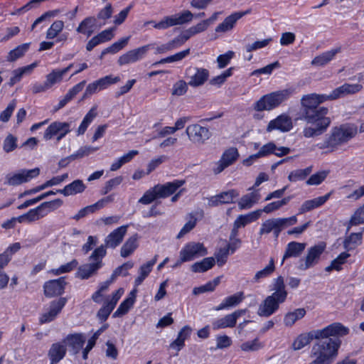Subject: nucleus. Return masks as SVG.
<instances>
[{"instance_id": "obj_23", "label": "nucleus", "mask_w": 364, "mask_h": 364, "mask_svg": "<svg viewBox=\"0 0 364 364\" xmlns=\"http://www.w3.org/2000/svg\"><path fill=\"white\" fill-rule=\"evenodd\" d=\"M292 127L293 124L291 117L286 114H282L269 122L267 127V132H271L273 130H279L282 132H287L290 131Z\"/></svg>"}, {"instance_id": "obj_17", "label": "nucleus", "mask_w": 364, "mask_h": 364, "mask_svg": "<svg viewBox=\"0 0 364 364\" xmlns=\"http://www.w3.org/2000/svg\"><path fill=\"white\" fill-rule=\"evenodd\" d=\"M208 254L202 243L191 242L186 244L180 251L182 261L189 262Z\"/></svg>"}, {"instance_id": "obj_13", "label": "nucleus", "mask_w": 364, "mask_h": 364, "mask_svg": "<svg viewBox=\"0 0 364 364\" xmlns=\"http://www.w3.org/2000/svg\"><path fill=\"white\" fill-rule=\"evenodd\" d=\"M40 174V169H22L16 173H8L5 176L4 184L11 186H19L36 178Z\"/></svg>"}, {"instance_id": "obj_34", "label": "nucleus", "mask_w": 364, "mask_h": 364, "mask_svg": "<svg viewBox=\"0 0 364 364\" xmlns=\"http://www.w3.org/2000/svg\"><path fill=\"white\" fill-rule=\"evenodd\" d=\"M262 210H254L244 215H240L234 221L236 228H244L247 225L257 220L262 215Z\"/></svg>"}, {"instance_id": "obj_18", "label": "nucleus", "mask_w": 364, "mask_h": 364, "mask_svg": "<svg viewBox=\"0 0 364 364\" xmlns=\"http://www.w3.org/2000/svg\"><path fill=\"white\" fill-rule=\"evenodd\" d=\"M239 152L235 147H230L224 151L220 159L215 163L213 171L215 174H219L226 168L233 164L239 158Z\"/></svg>"}, {"instance_id": "obj_57", "label": "nucleus", "mask_w": 364, "mask_h": 364, "mask_svg": "<svg viewBox=\"0 0 364 364\" xmlns=\"http://www.w3.org/2000/svg\"><path fill=\"white\" fill-rule=\"evenodd\" d=\"M130 39V36L124 37L119 39L118 41L112 44L109 47L105 48L102 50V55H106L107 53H116L122 50L124 47L127 46L129 41Z\"/></svg>"}, {"instance_id": "obj_46", "label": "nucleus", "mask_w": 364, "mask_h": 364, "mask_svg": "<svg viewBox=\"0 0 364 364\" xmlns=\"http://www.w3.org/2000/svg\"><path fill=\"white\" fill-rule=\"evenodd\" d=\"M215 263V258L205 257L200 262H195L191 265V271L196 273L205 272L210 269Z\"/></svg>"}, {"instance_id": "obj_44", "label": "nucleus", "mask_w": 364, "mask_h": 364, "mask_svg": "<svg viewBox=\"0 0 364 364\" xmlns=\"http://www.w3.org/2000/svg\"><path fill=\"white\" fill-rule=\"evenodd\" d=\"M96 20L93 17H87L82 20L76 29L79 33L85 35L90 37L94 32V27L95 26Z\"/></svg>"}, {"instance_id": "obj_28", "label": "nucleus", "mask_w": 364, "mask_h": 364, "mask_svg": "<svg viewBox=\"0 0 364 364\" xmlns=\"http://www.w3.org/2000/svg\"><path fill=\"white\" fill-rule=\"evenodd\" d=\"M128 225H122L110 232L105 240V246L110 248H115L123 240L127 233Z\"/></svg>"}, {"instance_id": "obj_20", "label": "nucleus", "mask_w": 364, "mask_h": 364, "mask_svg": "<svg viewBox=\"0 0 364 364\" xmlns=\"http://www.w3.org/2000/svg\"><path fill=\"white\" fill-rule=\"evenodd\" d=\"M250 13L251 10L247 9L244 11H236L231 14L215 27V31L219 33H225L231 31L235 28L237 21Z\"/></svg>"}, {"instance_id": "obj_63", "label": "nucleus", "mask_w": 364, "mask_h": 364, "mask_svg": "<svg viewBox=\"0 0 364 364\" xmlns=\"http://www.w3.org/2000/svg\"><path fill=\"white\" fill-rule=\"evenodd\" d=\"M77 264L78 262L76 259H73L70 262L63 264L57 269H53L52 272L55 275L70 272L74 269Z\"/></svg>"}, {"instance_id": "obj_15", "label": "nucleus", "mask_w": 364, "mask_h": 364, "mask_svg": "<svg viewBox=\"0 0 364 364\" xmlns=\"http://www.w3.org/2000/svg\"><path fill=\"white\" fill-rule=\"evenodd\" d=\"M124 292V289L119 288L105 298L102 306L100 309L97 314L100 321L104 322L108 318Z\"/></svg>"}, {"instance_id": "obj_45", "label": "nucleus", "mask_w": 364, "mask_h": 364, "mask_svg": "<svg viewBox=\"0 0 364 364\" xmlns=\"http://www.w3.org/2000/svg\"><path fill=\"white\" fill-rule=\"evenodd\" d=\"M97 106H94L89 110V112L84 117L81 124H80L77 130V135H82L86 132L89 125L97 117Z\"/></svg>"}, {"instance_id": "obj_3", "label": "nucleus", "mask_w": 364, "mask_h": 364, "mask_svg": "<svg viewBox=\"0 0 364 364\" xmlns=\"http://www.w3.org/2000/svg\"><path fill=\"white\" fill-rule=\"evenodd\" d=\"M272 290L274 292L267 296L259 306L257 314L259 316L269 317L277 311L279 305L287 299V291L282 277L274 279Z\"/></svg>"}, {"instance_id": "obj_51", "label": "nucleus", "mask_w": 364, "mask_h": 364, "mask_svg": "<svg viewBox=\"0 0 364 364\" xmlns=\"http://www.w3.org/2000/svg\"><path fill=\"white\" fill-rule=\"evenodd\" d=\"M65 26L64 22L61 20L55 21L46 31V38L49 40L57 38Z\"/></svg>"}, {"instance_id": "obj_6", "label": "nucleus", "mask_w": 364, "mask_h": 364, "mask_svg": "<svg viewBox=\"0 0 364 364\" xmlns=\"http://www.w3.org/2000/svg\"><path fill=\"white\" fill-rule=\"evenodd\" d=\"M297 218L293 215L289 218H272L263 221L259 230V235H268L271 232L277 238L281 232L289 227L294 225L297 223Z\"/></svg>"}, {"instance_id": "obj_5", "label": "nucleus", "mask_w": 364, "mask_h": 364, "mask_svg": "<svg viewBox=\"0 0 364 364\" xmlns=\"http://www.w3.org/2000/svg\"><path fill=\"white\" fill-rule=\"evenodd\" d=\"M184 183L183 180H176L165 184H157L148 189L139 199L138 203L149 205L159 198H167L174 193Z\"/></svg>"}, {"instance_id": "obj_52", "label": "nucleus", "mask_w": 364, "mask_h": 364, "mask_svg": "<svg viewBox=\"0 0 364 364\" xmlns=\"http://www.w3.org/2000/svg\"><path fill=\"white\" fill-rule=\"evenodd\" d=\"M30 43H23L14 49L11 50L7 56V60L9 62H14L22 57L29 49Z\"/></svg>"}, {"instance_id": "obj_61", "label": "nucleus", "mask_w": 364, "mask_h": 364, "mask_svg": "<svg viewBox=\"0 0 364 364\" xmlns=\"http://www.w3.org/2000/svg\"><path fill=\"white\" fill-rule=\"evenodd\" d=\"M17 147V138L12 134L6 136L3 142V150L6 153H9L15 150Z\"/></svg>"}, {"instance_id": "obj_2", "label": "nucleus", "mask_w": 364, "mask_h": 364, "mask_svg": "<svg viewBox=\"0 0 364 364\" xmlns=\"http://www.w3.org/2000/svg\"><path fill=\"white\" fill-rule=\"evenodd\" d=\"M349 332L348 328L341 323H333L322 328L311 331L299 335L292 343V348L299 350L309 345L314 339L327 338L330 336H343Z\"/></svg>"}, {"instance_id": "obj_11", "label": "nucleus", "mask_w": 364, "mask_h": 364, "mask_svg": "<svg viewBox=\"0 0 364 364\" xmlns=\"http://www.w3.org/2000/svg\"><path fill=\"white\" fill-rule=\"evenodd\" d=\"M73 127L74 122L73 121H55L46 129L43 134V139L46 141H48L55 137L57 141H60L73 130Z\"/></svg>"}, {"instance_id": "obj_14", "label": "nucleus", "mask_w": 364, "mask_h": 364, "mask_svg": "<svg viewBox=\"0 0 364 364\" xmlns=\"http://www.w3.org/2000/svg\"><path fill=\"white\" fill-rule=\"evenodd\" d=\"M186 133L191 142L196 145H202L212 136L207 127H203L199 124H191L186 127Z\"/></svg>"}, {"instance_id": "obj_30", "label": "nucleus", "mask_w": 364, "mask_h": 364, "mask_svg": "<svg viewBox=\"0 0 364 364\" xmlns=\"http://www.w3.org/2000/svg\"><path fill=\"white\" fill-rule=\"evenodd\" d=\"M331 193L311 200L304 201L299 209V214H303L323 205L330 198Z\"/></svg>"}, {"instance_id": "obj_8", "label": "nucleus", "mask_w": 364, "mask_h": 364, "mask_svg": "<svg viewBox=\"0 0 364 364\" xmlns=\"http://www.w3.org/2000/svg\"><path fill=\"white\" fill-rule=\"evenodd\" d=\"M106 253L105 246L101 245L96 248L90 257V260L92 262L80 267L77 272V277L82 279H86L95 274L102 266V260Z\"/></svg>"}, {"instance_id": "obj_47", "label": "nucleus", "mask_w": 364, "mask_h": 364, "mask_svg": "<svg viewBox=\"0 0 364 364\" xmlns=\"http://www.w3.org/2000/svg\"><path fill=\"white\" fill-rule=\"evenodd\" d=\"M274 262L272 258L267 266L255 273L252 282L253 283L260 282L262 279L269 277L274 272Z\"/></svg>"}, {"instance_id": "obj_31", "label": "nucleus", "mask_w": 364, "mask_h": 364, "mask_svg": "<svg viewBox=\"0 0 364 364\" xmlns=\"http://www.w3.org/2000/svg\"><path fill=\"white\" fill-rule=\"evenodd\" d=\"M341 47H336L331 50L322 53L321 54L316 56L311 61V65L316 67L324 66L331 62L336 55L341 52Z\"/></svg>"}, {"instance_id": "obj_25", "label": "nucleus", "mask_w": 364, "mask_h": 364, "mask_svg": "<svg viewBox=\"0 0 364 364\" xmlns=\"http://www.w3.org/2000/svg\"><path fill=\"white\" fill-rule=\"evenodd\" d=\"M238 196V191L231 189L209 198L208 205L210 207H214L222 204H230L233 203L234 199Z\"/></svg>"}, {"instance_id": "obj_33", "label": "nucleus", "mask_w": 364, "mask_h": 364, "mask_svg": "<svg viewBox=\"0 0 364 364\" xmlns=\"http://www.w3.org/2000/svg\"><path fill=\"white\" fill-rule=\"evenodd\" d=\"M86 188V186L82 180L77 179L72 183L66 185L63 189H58L57 193H61L65 196H70L82 193Z\"/></svg>"}, {"instance_id": "obj_59", "label": "nucleus", "mask_w": 364, "mask_h": 364, "mask_svg": "<svg viewBox=\"0 0 364 364\" xmlns=\"http://www.w3.org/2000/svg\"><path fill=\"white\" fill-rule=\"evenodd\" d=\"M64 74L61 71V70L55 69L53 70L51 73L48 74L46 77V82H47V85L50 88L55 84L61 82Z\"/></svg>"}, {"instance_id": "obj_53", "label": "nucleus", "mask_w": 364, "mask_h": 364, "mask_svg": "<svg viewBox=\"0 0 364 364\" xmlns=\"http://www.w3.org/2000/svg\"><path fill=\"white\" fill-rule=\"evenodd\" d=\"M220 282V277L215 278L213 281L207 282L205 284L195 287L193 289V294L194 295H198L208 291H213L215 287L219 284Z\"/></svg>"}, {"instance_id": "obj_56", "label": "nucleus", "mask_w": 364, "mask_h": 364, "mask_svg": "<svg viewBox=\"0 0 364 364\" xmlns=\"http://www.w3.org/2000/svg\"><path fill=\"white\" fill-rule=\"evenodd\" d=\"M361 224H364V205L358 208L353 214L348 222L347 230L348 231L353 225H358Z\"/></svg>"}, {"instance_id": "obj_50", "label": "nucleus", "mask_w": 364, "mask_h": 364, "mask_svg": "<svg viewBox=\"0 0 364 364\" xmlns=\"http://www.w3.org/2000/svg\"><path fill=\"white\" fill-rule=\"evenodd\" d=\"M63 202L61 199L57 198L50 201L43 202L38 205L43 217L46 216L49 213L53 212L59 208Z\"/></svg>"}, {"instance_id": "obj_62", "label": "nucleus", "mask_w": 364, "mask_h": 364, "mask_svg": "<svg viewBox=\"0 0 364 364\" xmlns=\"http://www.w3.org/2000/svg\"><path fill=\"white\" fill-rule=\"evenodd\" d=\"M178 48V46L176 43V41L173 38V40L166 43L156 46L155 48V54H164Z\"/></svg>"}, {"instance_id": "obj_36", "label": "nucleus", "mask_w": 364, "mask_h": 364, "mask_svg": "<svg viewBox=\"0 0 364 364\" xmlns=\"http://www.w3.org/2000/svg\"><path fill=\"white\" fill-rule=\"evenodd\" d=\"M305 247L306 243L294 241L289 242L287 245L282 263L288 258L299 257L303 252Z\"/></svg>"}, {"instance_id": "obj_26", "label": "nucleus", "mask_w": 364, "mask_h": 364, "mask_svg": "<svg viewBox=\"0 0 364 364\" xmlns=\"http://www.w3.org/2000/svg\"><path fill=\"white\" fill-rule=\"evenodd\" d=\"M65 281L63 277L46 282L43 285L44 294L47 297H54L64 292Z\"/></svg>"}, {"instance_id": "obj_43", "label": "nucleus", "mask_w": 364, "mask_h": 364, "mask_svg": "<svg viewBox=\"0 0 364 364\" xmlns=\"http://www.w3.org/2000/svg\"><path fill=\"white\" fill-rule=\"evenodd\" d=\"M43 218H44L43 214H42L39 207L37 206L35 208L29 210L26 213L17 217V219L18 222L21 223H31Z\"/></svg>"}, {"instance_id": "obj_60", "label": "nucleus", "mask_w": 364, "mask_h": 364, "mask_svg": "<svg viewBox=\"0 0 364 364\" xmlns=\"http://www.w3.org/2000/svg\"><path fill=\"white\" fill-rule=\"evenodd\" d=\"M328 171H321L313 175L306 181V184L309 186H318L321 184L328 175Z\"/></svg>"}, {"instance_id": "obj_12", "label": "nucleus", "mask_w": 364, "mask_h": 364, "mask_svg": "<svg viewBox=\"0 0 364 364\" xmlns=\"http://www.w3.org/2000/svg\"><path fill=\"white\" fill-rule=\"evenodd\" d=\"M325 249L326 244L324 242H319L309 248L306 257L299 259L298 269L304 271L315 266L318 263Z\"/></svg>"}, {"instance_id": "obj_1", "label": "nucleus", "mask_w": 364, "mask_h": 364, "mask_svg": "<svg viewBox=\"0 0 364 364\" xmlns=\"http://www.w3.org/2000/svg\"><path fill=\"white\" fill-rule=\"evenodd\" d=\"M329 100L327 95L311 93L304 95L301 99V119L311 126L304 127L303 134L306 138L319 136L324 133L331 124V119L326 117L328 109L320 107V104Z\"/></svg>"}, {"instance_id": "obj_22", "label": "nucleus", "mask_w": 364, "mask_h": 364, "mask_svg": "<svg viewBox=\"0 0 364 364\" xmlns=\"http://www.w3.org/2000/svg\"><path fill=\"white\" fill-rule=\"evenodd\" d=\"M189 79L188 84L193 87L203 85L209 77V71L202 68H193L186 70Z\"/></svg>"}, {"instance_id": "obj_9", "label": "nucleus", "mask_w": 364, "mask_h": 364, "mask_svg": "<svg viewBox=\"0 0 364 364\" xmlns=\"http://www.w3.org/2000/svg\"><path fill=\"white\" fill-rule=\"evenodd\" d=\"M358 133V127L354 124H343L332 128L330 134L331 141L336 149L339 146L348 143Z\"/></svg>"}, {"instance_id": "obj_41", "label": "nucleus", "mask_w": 364, "mask_h": 364, "mask_svg": "<svg viewBox=\"0 0 364 364\" xmlns=\"http://www.w3.org/2000/svg\"><path fill=\"white\" fill-rule=\"evenodd\" d=\"M157 256H155L151 260L141 265L139 270V276L135 279V286H139L144 280L148 277L149 273L151 272L154 265L156 264L157 260Z\"/></svg>"}, {"instance_id": "obj_54", "label": "nucleus", "mask_w": 364, "mask_h": 364, "mask_svg": "<svg viewBox=\"0 0 364 364\" xmlns=\"http://www.w3.org/2000/svg\"><path fill=\"white\" fill-rule=\"evenodd\" d=\"M312 171L311 166H309L304 169H296L291 172L288 176V179L291 182H296L305 179Z\"/></svg>"}, {"instance_id": "obj_37", "label": "nucleus", "mask_w": 364, "mask_h": 364, "mask_svg": "<svg viewBox=\"0 0 364 364\" xmlns=\"http://www.w3.org/2000/svg\"><path fill=\"white\" fill-rule=\"evenodd\" d=\"M66 354V346L62 343H53L49 351L48 357L51 364L57 363L61 360Z\"/></svg>"}, {"instance_id": "obj_24", "label": "nucleus", "mask_w": 364, "mask_h": 364, "mask_svg": "<svg viewBox=\"0 0 364 364\" xmlns=\"http://www.w3.org/2000/svg\"><path fill=\"white\" fill-rule=\"evenodd\" d=\"M363 89V85L359 83L349 84L345 83L340 87L334 89L328 95L329 100H334L348 95H353L359 92Z\"/></svg>"}, {"instance_id": "obj_64", "label": "nucleus", "mask_w": 364, "mask_h": 364, "mask_svg": "<svg viewBox=\"0 0 364 364\" xmlns=\"http://www.w3.org/2000/svg\"><path fill=\"white\" fill-rule=\"evenodd\" d=\"M232 70H233L232 68H230L229 69H228L225 71H224L222 74L213 77L210 80V83L212 85L220 86V85H222L223 83L225 82V81L226 80V79L228 77H230L232 75Z\"/></svg>"}, {"instance_id": "obj_19", "label": "nucleus", "mask_w": 364, "mask_h": 364, "mask_svg": "<svg viewBox=\"0 0 364 364\" xmlns=\"http://www.w3.org/2000/svg\"><path fill=\"white\" fill-rule=\"evenodd\" d=\"M246 312L245 309L235 311L232 314L225 315L224 317L215 319L212 322V328L214 331L222 328H233L237 323V319Z\"/></svg>"}, {"instance_id": "obj_27", "label": "nucleus", "mask_w": 364, "mask_h": 364, "mask_svg": "<svg viewBox=\"0 0 364 364\" xmlns=\"http://www.w3.org/2000/svg\"><path fill=\"white\" fill-rule=\"evenodd\" d=\"M291 150L289 147L279 146L277 147L274 142H269L263 145L257 152L259 158L266 157L270 154H274L277 156L282 157L290 153Z\"/></svg>"}, {"instance_id": "obj_7", "label": "nucleus", "mask_w": 364, "mask_h": 364, "mask_svg": "<svg viewBox=\"0 0 364 364\" xmlns=\"http://www.w3.org/2000/svg\"><path fill=\"white\" fill-rule=\"evenodd\" d=\"M340 344L338 339L320 341L314 345L311 353L316 358L329 363L337 355Z\"/></svg>"}, {"instance_id": "obj_55", "label": "nucleus", "mask_w": 364, "mask_h": 364, "mask_svg": "<svg viewBox=\"0 0 364 364\" xmlns=\"http://www.w3.org/2000/svg\"><path fill=\"white\" fill-rule=\"evenodd\" d=\"M264 345L258 338L242 343L240 348L244 352H254L262 348Z\"/></svg>"}, {"instance_id": "obj_49", "label": "nucleus", "mask_w": 364, "mask_h": 364, "mask_svg": "<svg viewBox=\"0 0 364 364\" xmlns=\"http://www.w3.org/2000/svg\"><path fill=\"white\" fill-rule=\"evenodd\" d=\"M350 257V254L347 252H341L336 259H334L330 264L325 268V271L330 272L332 270L341 271L342 265L346 262L347 259Z\"/></svg>"}, {"instance_id": "obj_48", "label": "nucleus", "mask_w": 364, "mask_h": 364, "mask_svg": "<svg viewBox=\"0 0 364 364\" xmlns=\"http://www.w3.org/2000/svg\"><path fill=\"white\" fill-rule=\"evenodd\" d=\"M362 233L356 232L351 233L348 237H346L343 242V247L347 250H352L360 245L362 241Z\"/></svg>"}, {"instance_id": "obj_21", "label": "nucleus", "mask_w": 364, "mask_h": 364, "mask_svg": "<svg viewBox=\"0 0 364 364\" xmlns=\"http://www.w3.org/2000/svg\"><path fill=\"white\" fill-rule=\"evenodd\" d=\"M151 44L131 50L122 55L118 59L120 65L136 63L141 60L151 47Z\"/></svg>"}, {"instance_id": "obj_16", "label": "nucleus", "mask_w": 364, "mask_h": 364, "mask_svg": "<svg viewBox=\"0 0 364 364\" xmlns=\"http://www.w3.org/2000/svg\"><path fill=\"white\" fill-rule=\"evenodd\" d=\"M68 299L66 297H60L50 301L46 309L43 314H41L39 321L41 323H46L53 321L57 316L61 312L65 306Z\"/></svg>"}, {"instance_id": "obj_39", "label": "nucleus", "mask_w": 364, "mask_h": 364, "mask_svg": "<svg viewBox=\"0 0 364 364\" xmlns=\"http://www.w3.org/2000/svg\"><path fill=\"white\" fill-rule=\"evenodd\" d=\"M86 338L82 333L70 334L65 338L67 345L72 348L75 353H77L80 351L83 347Z\"/></svg>"}, {"instance_id": "obj_42", "label": "nucleus", "mask_w": 364, "mask_h": 364, "mask_svg": "<svg viewBox=\"0 0 364 364\" xmlns=\"http://www.w3.org/2000/svg\"><path fill=\"white\" fill-rule=\"evenodd\" d=\"M138 240L139 235L134 234L126 240L120 251L122 257H127L134 252L138 247Z\"/></svg>"}, {"instance_id": "obj_40", "label": "nucleus", "mask_w": 364, "mask_h": 364, "mask_svg": "<svg viewBox=\"0 0 364 364\" xmlns=\"http://www.w3.org/2000/svg\"><path fill=\"white\" fill-rule=\"evenodd\" d=\"M306 311L304 308L296 309L292 311L287 312L283 319L286 327H291L297 321L301 319L306 315Z\"/></svg>"}, {"instance_id": "obj_29", "label": "nucleus", "mask_w": 364, "mask_h": 364, "mask_svg": "<svg viewBox=\"0 0 364 364\" xmlns=\"http://www.w3.org/2000/svg\"><path fill=\"white\" fill-rule=\"evenodd\" d=\"M252 192L242 196L237 202L238 208L240 210H248L257 204L260 200V194L258 191H251Z\"/></svg>"}, {"instance_id": "obj_38", "label": "nucleus", "mask_w": 364, "mask_h": 364, "mask_svg": "<svg viewBox=\"0 0 364 364\" xmlns=\"http://www.w3.org/2000/svg\"><path fill=\"white\" fill-rule=\"evenodd\" d=\"M135 291H132L130 293L129 296L120 304L117 309L113 314L112 316L114 318H117L125 315L129 311V310L133 306L135 302Z\"/></svg>"}, {"instance_id": "obj_4", "label": "nucleus", "mask_w": 364, "mask_h": 364, "mask_svg": "<svg viewBox=\"0 0 364 364\" xmlns=\"http://www.w3.org/2000/svg\"><path fill=\"white\" fill-rule=\"evenodd\" d=\"M295 92L296 89L290 87L266 94L253 104V109L257 112L272 110L289 100Z\"/></svg>"}, {"instance_id": "obj_35", "label": "nucleus", "mask_w": 364, "mask_h": 364, "mask_svg": "<svg viewBox=\"0 0 364 364\" xmlns=\"http://www.w3.org/2000/svg\"><path fill=\"white\" fill-rule=\"evenodd\" d=\"M37 66H38V63L34 62L28 65L18 68L14 70L12 72V76L11 77L9 82L8 83L9 85L13 86L16 83L21 81V80L22 79V77L24 75H30L33 72V69L35 68H36Z\"/></svg>"}, {"instance_id": "obj_32", "label": "nucleus", "mask_w": 364, "mask_h": 364, "mask_svg": "<svg viewBox=\"0 0 364 364\" xmlns=\"http://www.w3.org/2000/svg\"><path fill=\"white\" fill-rule=\"evenodd\" d=\"M244 299L245 296L242 291L237 292L231 296L225 297L218 306L214 308V309L215 311L229 309L230 308L237 306L243 301Z\"/></svg>"}, {"instance_id": "obj_58", "label": "nucleus", "mask_w": 364, "mask_h": 364, "mask_svg": "<svg viewBox=\"0 0 364 364\" xmlns=\"http://www.w3.org/2000/svg\"><path fill=\"white\" fill-rule=\"evenodd\" d=\"M198 221V218L196 216L195 214L191 213L188 215V221L186 223V224L183 225V227L181 228L180 232H178L177 237L181 238L183 236H184L186 234L189 232L191 230H192Z\"/></svg>"}, {"instance_id": "obj_10", "label": "nucleus", "mask_w": 364, "mask_h": 364, "mask_svg": "<svg viewBox=\"0 0 364 364\" xmlns=\"http://www.w3.org/2000/svg\"><path fill=\"white\" fill-rule=\"evenodd\" d=\"M194 15L188 10H184L181 13L175 14L171 16H165L159 22L150 21L153 26L156 29H166L169 27L183 25L190 23L193 19Z\"/></svg>"}]
</instances>
